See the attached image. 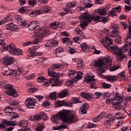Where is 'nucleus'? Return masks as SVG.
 <instances>
[{
  "label": "nucleus",
  "instance_id": "1",
  "mask_svg": "<svg viewBox=\"0 0 131 131\" xmlns=\"http://www.w3.org/2000/svg\"><path fill=\"white\" fill-rule=\"evenodd\" d=\"M61 118L63 122L66 123H73L77 121V117L70 111L63 110L59 112L57 114L51 118V121L53 123L58 124V120Z\"/></svg>",
  "mask_w": 131,
  "mask_h": 131
},
{
  "label": "nucleus",
  "instance_id": "2",
  "mask_svg": "<svg viewBox=\"0 0 131 131\" xmlns=\"http://www.w3.org/2000/svg\"><path fill=\"white\" fill-rule=\"evenodd\" d=\"M100 42L107 50H110L111 49V51L115 53V55L117 56L116 60L118 61V62H121V61L125 58V56H122V54L123 52L125 53V52L127 51V49L125 47H123L122 50L119 49H118V47L116 45H113L111 47L110 46L113 43V42H112V40L109 38V37H104L103 40H100Z\"/></svg>",
  "mask_w": 131,
  "mask_h": 131
},
{
  "label": "nucleus",
  "instance_id": "3",
  "mask_svg": "<svg viewBox=\"0 0 131 131\" xmlns=\"http://www.w3.org/2000/svg\"><path fill=\"white\" fill-rule=\"evenodd\" d=\"M48 75L50 76V78H47V81L45 82L43 85L45 86H50V83L52 82L54 84L51 85V86H59L61 84V82L59 81V73L52 71V70L48 69Z\"/></svg>",
  "mask_w": 131,
  "mask_h": 131
},
{
  "label": "nucleus",
  "instance_id": "4",
  "mask_svg": "<svg viewBox=\"0 0 131 131\" xmlns=\"http://www.w3.org/2000/svg\"><path fill=\"white\" fill-rule=\"evenodd\" d=\"M28 28L29 30H31V31L34 30L35 33H40L38 35V37L40 39L43 38V37L46 36V32H42V28L39 27L38 22L36 21H31L28 25Z\"/></svg>",
  "mask_w": 131,
  "mask_h": 131
},
{
  "label": "nucleus",
  "instance_id": "5",
  "mask_svg": "<svg viewBox=\"0 0 131 131\" xmlns=\"http://www.w3.org/2000/svg\"><path fill=\"white\" fill-rule=\"evenodd\" d=\"M112 65V60L111 59L104 58L103 60L99 59L95 61V67H100V68L105 66V67H109Z\"/></svg>",
  "mask_w": 131,
  "mask_h": 131
},
{
  "label": "nucleus",
  "instance_id": "6",
  "mask_svg": "<svg viewBox=\"0 0 131 131\" xmlns=\"http://www.w3.org/2000/svg\"><path fill=\"white\" fill-rule=\"evenodd\" d=\"M114 100V101H117L113 102V108L119 111L120 109H121L120 104L123 103V97H122L121 94H119V93L116 92Z\"/></svg>",
  "mask_w": 131,
  "mask_h": 131
},
{
  "label": "nucleus",
  "instance_id": "7",
  "mask_svg": "<svg viewBox=\"0 0 131 131\" xmlns=\"http://www.w3.org/2000/svg\"><path fill=\"white\" fill-rule=\"evenodd\" d=\"M82 4L84 6H80V8H77V10L79 11V13L81 14V15H88L86 11H85V9L88 8H92V7H93V4L91 3V1L89 0H84Z\"/></svg>",
  "mask_w": 131,
  "mask_h": 131
},
{
  "label": "nucleus",
  "instance_id": "8",
  "mask_svg": "<svg viewBox=\"0 0 131 131\" xmlns=\"http://www.w3.org/2000/svg\"><path fill=\"white\" fill-rule=\"evenodd\" d=\"M94 77L95 76L93 75L92 73H90L84 76V79L86 82L89 83V84H91V89H94L96 90L97 86L96 85H94V83H96V79H94Z\"/></svg>",
  "mask_w": 131,
  "mask_h": 131
},
{
  "label": "nucleus",
  "instance_id": "9",
  "mask_svg": "<svg viewBox=\"0 0 131 131\" xmlns=\"http://www.w3.org/2000/svg\"><path fill=\"white\" fill-rule=\"evenodd\" d=\"M5 90H7L6 91V95L11 96L12 97H14V98L18 97V93H16V90L14 89L12 84H6L5 86Z\"/></svg>",
  "mask_w": 131,
  "mask_h": 131
},
{
  "label": "nucleus",
  "instance_id": "10",
  "mask_svg": "<svg viewBox=\"0 0 131 131\" xmlns=\"http://www.w3.org/2000/svg\"><path fill=\"white\" fill-rule=\"evenodd\" d=\"M5 50H6V51H9L10 54H12V55H17V56L22 55V51L20 49H16L15 46L12 43L7 46L5 48Z\"/></svg>",
  "mask_w": 131,
  "mask_h": 131
},
{
  "label": "nucleus",
  "instance_id": "11",
  "mask_svg": "<svg viewBox=\"0 0 131 131\" xmlns=\"http://www.w3.org/2000/svg\"><path fill=\"white\" fill-rule=\"evenodd\" d=\"M25 104L26 107L31 109H35V108L38 107V104L36 103V100L30 98L26 99Z\"/></svg>",
  "mask_w": 131,
  "mask_h": 131
},
{
  "label": "nucleus",
  "instance_id": "12",
  "mask_svg": "<svg viewBox=\"0 0 131 131\" xmlns=\"http://www.w3.org/2000/svg\"><path fill=\"white\" fill-rule=\"evenodd\" d=\"M112 32L110 33L111 37H116L117 34H119L120 27L119 25L115 24L110 26Z\"/></svg>",
  "mask_w": 131,
  "mask_h": 131
},
{
  "label": "nucleus",
  "instance_id": "13",
  "mask_svg": "<svg viewBox=\"0 0 131 131\" xmlns=\"http://www.w3.org/2000/svg\"><path fill=\"white\" fill-rule=\"evenodd\" d=\"M105 121L104 122L103 124L106 128H109L111 126V123L113 122L115 120L114 116L112 115H108L105 117Z\"/></svg>",
  "mask_w": 131,
  "mask_h": 131
},
{
  "label": "nucleus",
  "instance_id": "14",
  "mask_svg": "<svg viewBox=\"0 0 131 131\" xmlns=\"http://www.w3.org/2000/svg\"><path fill=\"white\" fill-rule=\"evenodd\" d=\"M17 124H18V122L17 121H8L6 120H4L2 123H0V128L1 129H5V128H6V125L15 126Z\"/></svg>",
  "mask_w": 131,
  "mask_h": 131
},
{
  "label": "nucleus",
  "instance_id": "15",
  "mask_svg": "<svg viewBox=\"0 0 131 131\" xmlns=\"http://www.w3.org/2000/svg\"><path fill=\"white\" fill-rule=\"evenodd\" d=\"M87 16H85V18L87 19V21H89V23H91L92 21L93 22H100V20L102 19V17L100 15H92L91 14H86Z\"/></svg>",
  "mask_w": 131,
  "mask_h": 131
},
{
  "label": "nucleus",
  "instance_id": "16",
  "mask_svg": "<svg viewBox=\"0 0 131 131\" xmlns=\"http://www.w3.org/2000/svg\"><path fill=\"white\" fill-rule=\"evenodd\" d=\"M14 61H15V59L13 57H8V56H5L0 60V62L6 66L11 65L14 63Z\"/></svg>",
  "mask_w": 131,
  "mask_h": 131
},
{
  "label": "nucleus",
  "instance_id": "17",
  "mask_svg": "<svg viewBox=\"0 0 131 131\" xmlns=\"http://www.w3.org/2000/svg\"><path fill=\"white\" fill-rule=\"evenodd\" d=\"M4 111L5 113L8 114V115L12 117L11 119H13V118H18V116H17V114L13 111V107H11L10 106H7Z\"/></svg>",
  "mask_w": 131,
  "mask_h": 131
},
{
  "label": "nucleus",
  "instance_id": "18",
  "mask_svg": "<svg viewBox=\"0 0 131 131\" xmlns=\"http://www.w3.org/2000/svg\"><path fill=\"white\" fill-rule=\"evenodd\" d=\"M85 17H87L86 14H82L79 16V19L81 21L80 27L83 30H84V27L88 26V23H89V21H87V19Z\"/></svg>",
  "mask_w": 131,
  "mask_h": 131
},
{
  "label": "nucleus",
  "instance_id": "19",
  "mask_svg": "<svg viewBox=\"0 0 131 131\" xmlns=\"http://www.w3.org/2000/svg\"><path fill=\"white\" fill-rule=\"evenodd\" d=\"M88 109H89V104L87 103L83 104L79 110V113H81V114H86Z\"/></svg>",
  "mask_w": 131,
  "mask_h": 131
},
{
  "label": "nucleus",
  "instance_id": "20",
  "mask_svg": "<svg viewBox=\"0 0 131 131\" xmlns=\"http://www.w3.org/2000/svg\"><path fill=\"white\" fill-rule=\"evenodd\" d=\"M80 96L81 97H82V98L86 99V100H88V101H91L92 100V98H93L92 94H90L89 93L81 92Z\"/></svg>",
  "mask_w": 131,
  "mask_h": 131
},
{
  "label": "nucleus",
  "instance_id": "21",
  "mask_svg": "<svg viewBox=\"0 0 131 131\" xmlns=\"http://www.w3.org/2000/svg\"><path fill=\"white\" fill-rule=\"evenodd\" d=\"M80 48L83 52H85L86 53H90V52H91V50H90L91 47H89L86 43H82L80 45Z\"/></svg>",
  "mask_w": 131,
  "mask_h": 131
},
{
  "label": "nucleus",
  "instance_id": "22",
  "mask_svg": "<svg viewBox=\"0 0 131 131\" xmlns=\"http://www.w3.org/2000/svg\"><path fill=\"white\" fill-rule=\"evenodd\" d=\"M50 26L51 28H52V29H57L59 27H61V26H62V23L60 21H55L51 24Z\"/></svg>",
  "mask_w": 131,
  "mask_h": 131
},
{
  "label": "nucleus",
  "instance_id": "23",
  "mask_svg": "<svg viewBox=\"0 0 131 131\" xmlns=\"http://www.w3.org/2000/svg\"><path fill=\"white\" fill-rule=\"evenodd\" d=\"M75 31L76 32V34L77 36H79L80 38L82 37L83 39H84V38H85V36L84 35V34L82 32H81V30H80L79 28H76Z\"/></svg>",
  "mask_w": 131,
  "mask_h": 131
},
{
  "label": "nucleus",
  "instance_id": "24",
  "mask_svg": "<svg viewBox=\"0 0 131 131\" xmlns=\"http://www.w3.org/2000/svg\"><path fill=\"white\" fill-rule=\"evenodd\" d=\"M2 72V74L4 75H10L11 74L10 71L11 69H9L8 67H5L1 69Z\"/></svg>",
  "mask_w": 131,
  "mask_h": 131
},
{
  "label": "nucleus",
  "instance_id": "25",
  "mask_svg": "<svg viewBox=\"0 0 131 131\" xmlns=\"http://www.w3.org/2000/svg\"><path fill=\"white\" fill-rule=\"evenodd\" d=\"M68 95V90L64 89L61 92L59 93L58 97L59 98H65V97H67Z\"/></svg>",
  "mask_w": 131,
  "mask_h": 131
},
{
  "label": "nucleus",
  "instance_id": "26",
  "mask_svg": "<svg viewBox=\"0 0 131 131\" xmlns=\"http://www.w3.org/2000/svg\"><path fill=\"white\" fill-rule=\"evenodd\" d=\"M62 53H64V49L62 47H58L55 50V53L57 57H62V55L61 54Z\"/></svg>",
  "mask_w": 131,
  "mask_h": 131
},
{
  "label": "nucleus",
  "instance_id": "27",
  "mask_svg": "<svg viewBox=\"0 0 131 131\" xmlns=\"http://www.w3.org/2000/svg\"><path fill=\"white\" fill-rule=\"evenodd\" d=\"M6 28L7 30H16L17 26L14 24H9L6 25Z\"/></svg>",
  "mask_w": 131,
  "mask_h": 131
},
{
  "label": "nucleus",
  "instance_id": "28",
  "mask_svg": "<svg viewBox=\"0 0 131 131\" xmlns=\"http://www.w3.org/2000/svg\"><path fill=\"white\" fill-rule=\"evenodd\" d=\"M55 105L57 107H62V106H68V103L64 102V101L58 100Z\"/></svg>",
  "mask_w": 131,
  "mask_h": 131
},
{
  "label": "nucleus",
  "instance_id": "29",
  "mask_svg": "<svg viewBox=\"0 0 131 131\" xmlns=\"http://www.w3.org/2000/svg\"><path fill=\"white\" fill-rule=\"evenodd\" d=\"M106 79L108 81H112L113 82V81H115V80L118 79V77L117 76H107L106 77Z\"/></svg>",
  "mask_w": 131,
  "mask_h": 131
},
{
  "label": "nucleus",
  "instance_id": "30",
  "mask_svg": "<svg viewBox=\"0 0 131 131\" xmlns=\"http://www.w3.org/2000/svg\"><path fill=\"white\" fill-rule=\"evenodd\" d=\"M42 11L45 14L47 13H50L52 11V8L48 6H44L42 7Z\"/></svg>",
  "mask_w": 131,
  "mask_h": 131
},
{
  "label": "nucleus",
  "instance_id": "31",
  "mask_svg": "<svg viewBox=\"0 0 131 131\" xmlns=\"http://www.w3.org/2000/svg\"><path fill=\"white\" fill-rule=\"evenodd\" d=\"M42 14V12L40 11V10L38 9L36 10L33 11L30 15H32L33 17H36L37 15H41Z\"/></svg>",
  "mask_w": 131,
  "mask_h": 131
},
{
  "label": "nucleus",
  "instance_id": "32",
  "mask_svg": "<svg viewBox=\"0 0 131 131\" xmlns=\"http://www.w3.org/2000/svg\"><path fill=\"white\" fill-rule=\"evenodd\" d=\"M63 10L64 12L61 13V16H65V15H67V14H71V13H72L71 9L67 8L66 7L63 9Z\"/></svg>",
  "mask_w": 131,
  "mask_h": 131
},
{
  "label": "nucleus",
  "instance_id": "33",
  "mask_svg": "<svg viewBox=\"0 0 131 131\" xmlns=\"http://www.w3.org/2000/svg\"><path fill=\"white\" fill-rule=\"evenodd\" d=\"M18 124L21 127H26L28 125V121L26 120H24L23 121H20Z\"/></svg>",
  "mask_w": 131,
  "mask_h": 131
},
{
  "label": "nucleus",
  "instance_id": "34",
  "mask_svg": "<svg viewBox=\"0 0 131 131\" xmlns=\"http://www.w3.org/2000/svg\"><path fill=\"white\" fill-rule=\"evenodd\" d=\"M0 46H1L3 49L6 50L7 46H6V43L5 42V38L3 36L0 37Z\"/></svg>",
  "mask_w": 131,
  "mask_h": 131
},
{
  "label": "nucleus",
  "instance_id": "35",
  "mask_svg": "<svg viewBox=\"0 0 131 131\" xmlns=\"http://www.w3.org/2000/svg\"><path fill=\"white\" fill-rule=\"evenodd\" d=\"M39 115H40V118L41 119H43V120H46V119H48V117L47 116V114L43 112H41L39 114Z\"/></svg>",
  "mask_w": 131,
  "mask_h": 131
},
{
  "label": "nucleus",
  "instance_id": "36",
  "mask_svg": "<svg viewBox=\"0 0 131 131\" xmlns=\"http://www.w3.org/2000/svg\"><path fill=\"white\" fill-rule=\"evenodd\" d=\"M97 14L101 15V16H105L106 15V11L104 9H98L97 11Z\"/></svg>",
  "mask_w": 131,
  "mask_h": 131
},
{
  "label": "nucleus",
  "instance_id": "37",
  "mask_svg": "<svg viewBox=\"0 0 131 131\" xmlns=\"http://www.w3.org/2000/svg\"><path fill=\"white\" fill-rule=\"evenodd\" d=\"M62 128H67V125L63 124V125H59L58 126L53 127V129L54 130H57L58 129H62Z\"/></svg>",
  "mask_w": 131,
  "mask_h": 131
},
{
  "label": "nucleus",
  "instance_id": "38",
  "mask_svg": "<svg viewBox=\"0 0 131 131\" xmlns=\"http://www.w3.org/2000/svg\"><path fill=\"white\" fill-rule=\"evenodd\" d=\"M63 66L60 63H53L52 64V68L53 69H59V68H61Z\"/></svg>",
  "mask_w": 131,
  "mask_h": 131
},
{
  "label": "nucleus",
  "instance_id": "39",
  "mask_svg": "<svg viewBox=\"0 0 131 131\" xmlns=\"http://www.w3.org/2000/svg\"><path fill=\"white\" fill-rule=\"evenodd\" d=\"M62 41L63 43H69L70 45H72V41L70 40V38L68 37H65V38H62Z\"/></svg>",
  "mask_w": 131,
  "mask_h": 131
},
{
  "label": "nucleus",
  "instance_id": "40",
  "mask_svg": "<svg viewBox=\"0 0 131 131\" xmlns=\"http://www.w3.org/2000/svg\"><path fill=\"white\" fill-rule=\"evenodd\" d=\"M45 128V126L43 124H39L36 127V131H42Z\"/></svg>",
  "mask_w": 131,
  "mask_h": 131
},
{
  "label": "nucleus",
  "instance_id": "41",
  "mask_svg": "<svg viewBox=\"0 0 131 131\" xmlns=\"http://www.w3.org/2000/svg\"><path fill=\"white\" fill-rule=\"evenodd\" d=\"M50 45L52 47H57L58 45V41L56 40H52L50 41Z\"/></svg>",
  "mask_w": 131,
  "mask_h": 131
},
{
  "label": "nucleus",
  "instance_id": "42",
  "mask_svg": "<svg viewBox=\"0 0 131 131\" xmlns=\"http://www.w3.org/2000/svg\"><path fill=\"white\" fill-rule=\"evenodd\" d=\"M77 75L75 76L76 79H81L82 76V73L81 72H76Z\"/></svg>",
  "mask_w": 131,
  "mask_h": 131
},
{
  "label": "nucleus",
  "instance_id": "43",
  "mask_svg": "<svg viewBox=\"0 0 131 131\" xmlns=\"http://www.w3.org/2000/svg\"><path fill=\"white\" fill-rule=\"evenodd\" d=\"M114 117L116 119H124V116L121 115L119 113L116 114L114 116Z\"/></svg>",
  "mask_w": 131,
  "mask_h": 131
},
{
  "label": "nucleus",
  "instance_id": "44",
  "mask_svg": "<svg viewBox=\"0 0 131 131\" xmlns=\"http://www.w3.org/2000/svg\"><path fill=\"white\" fill-rule=\"evenodd\" d=\"M75 6H76L75 3L68 2L67 3V6L66 7V8H67V9H70L73 7H75Z\"/></svg>",
  "mask_w": 131,
  "mask_h": 131
},
{
  "label": "nucleus",
  "instance_id": "45",
  "mask_svg": "<svg viewBox=\"0 0 131 131\" xmlns=\"http://www.w3.org/2000/svg\"><path fill=\"white\" fill-rule=\"evenodd\" d=\"M112 11L117 12V13H120L121 12V7L118 6L117 7L113 8L112 9Z\"/></svg>",
  "mask_w": 131,
  "mask_h": 131
},
{
  "label": "nucleus",
  "instance_id": "46",
  "mask_svg": "<svg viewBox=\"0 0 131 131\" xmlns=\"http://www.w3.org/2000/svg\"><path fill=\"white\" fill-rule=\"evenodd\" d=\"M9 20H10V19L9 18V16H6L5 18H4V19H3L0 21V25H3V24L6 23V22H8ZM0 31H2L1 29H0Z\"/></svg>",
  "mask_w": 131,
  "mask_h": 131
},
{
  "label": "nucleus",
  "instance_id": "47",
  "mask_svg": "<svg viewBox=\"0 0 131 131\" xmlns=\"http://www.w3.org/2000/svg\"><path fill=\"white\" fill-rule=\"evenodd\" d=\"M115 43H117L118 45H119V43H121V36L118 35V36L116 38V39L115 40Z\"/></svg>",
  "mask_w": 131,
  "mask_h": 131
},
{
  "label": "nucleus",
  "instance_id": "48",
  "mask_svg": "<svg viewBox=\"0 0 131 131\" xmlns=\"http://www.w3.org/2000/svg\"><path fill=\"white\" fill-rule=\"evenodd\" d=\"M76 71H70L68 73V76H71V77H73V76H74L76 75Z\"/></svg>",
  "mask_w": 131,
  "mask_h": 131
},
{
  "label": "nucleus",
  "instance_id": "49",
  "mask_svg": "<svg viewBox=\"0 0 131 131\" xmlns=\"http://www.w3.org/2000/svg\"><path fill=\"white\" fill-rule=\"evenodd\" d=\"M102 86L104 89H109L110 88H111V84L106 83L105 82H102L101 83Z\"/></svg>",
  "mask_w": 131,
  "mask_h": 131
},
{
  "label": "nucleus",
  "instance_id": "50",
  "mask_svg": "<svg viewBox=\"0 0 131 131\" xmlns=\"http://www.w3.org/2000/svg\"><path fill=\"white\" fill-rule=\"evenodd\" d=\"M28 4L29 6H35L37 3H36V0H29Z\"/></svg>",
  "mask_w": 131,
  "mask_h": 131
},
{
  "label": "nucleus",
  "instance_id": "51",
  "mask_svg": "<svg viewBox=\"0 0 131 131\" xmlns=\"http://www.w3.org/2000/svg\"><path fill=\"white\" fill-rule=\"evenodd\" d=\"M47 80V78H45V77L43 76H40L38 77L37 81L38 82H43L45 80Z\"/></svg>",
  "mask_w": 131,
  "mask_h": 131
},
{
  "label": "nucleus",
  "instance_id": "52",
  "mask_svg": "<svg viewBox=\"0 0 131 131\" xmlns=\"http://www.w3.org/2000/svg\"><path fill=\"white\" fill-rule=\"evenodd\" d=\"M18 24L20 25V26H23V27H24L25 26H27V22L25 21H23L22 20L18 21Z\"/></svg>",
  "mask_w": 131,
  "mask_h": 131
},
{
  "label": "nucleus",
  "instance_id": "53",
  "mask_svg": "<svg viewBox=\"0 0 131 131\" xmlns=\"http://www.w3.org/2000/svg\"><path fill=\"white\" fill-rule=\"evenodd\" d=\"M56 95H57V93L56 92L51 93L49 95V98H50V99H56Z\"/></svg>",
  "mask_w": 131,
  "mask_h": 131
},
{
  "label": "nucleus",
  "instance_id": "54",
  "mask_svg": "<svg viewBox=\"0 0 131 131\" xmlns=\"http://www.w3.org/2000/svg\"><path fill=\"white\" fill-rule=\"evenodd\" d=\"M108 15L111 17H114V16H117V13H116V12L112 10L109 12Z\"/></svg>",
  "mask_w": 131,
  "mask_h": 131
},
{
  "label": "nucleus",
  "instance_id": "55",
  "mask_svg": "<svg viewBox=\"0 0 131 131\" xmlns=\"http://www.w3.org/2000/svg\"><path fill=\"white\" fill-rule=\"evenodd\" d=\"M108 19H109V18L107 16L104 17H102L101 19H100L99 21H100V22H102L103 23H106V22L108 21Z\"/></svg>",
  "mask_w": 131,
  "mask_h": 131
},
{
  "label": "nucleus",
  "instance_id": "56",
  "mask_svg": "<svg viewBox=\"0 0 131 131\" xmlns=\"http://www.w3.org/2000/svg\"><path fill=\"white\" fill-rule=\"evenodd\" d=\"M83 67H84V64H83V63H77V69H79V70L83 69Z\"/></svg>",
  "mask_w": 131,
  "mask_h": 131
},
{
  "label": "nucleus",
  "instance_id": "57",
  "mask_svg": "<svg viewBox=\"0 0 131 131\" xmlns=\"http://www.w3.org/2000/svg\"><path fill=\"white\" fill-rule=\"evenodd\" d=\"M65 84H66V85H67V86H72L73 85V81H67Z\"/></svg>",
  "mask_w": 131,
  "mask_h": 131
},
{
  "label": "nucleus",
  "instance_id": "58",
  "mask_svg": "<svg viewBox=\"0 0 131 131\" xmlns=\"http://www.w3.org/2000/svg\"><path fill=\"white\" fill-rule=\"evenodd\" d=\"M73 103H74L75 104H77V103H80V99H79V98H77V97H75L74 98H73Z\"/></svg>",
  "mask_w": 131,
  "mask_h": 131
},
{
  "label": "nucleus",
  "instance_id": "59",
  "mask_svg": "<svg viewBox=\"0 0 131 131\" xmlns=\"http://www.w3.org/2000/svg\"><path fill=\"white\" fill-rule=\"evenodd\" d=\"M103 98H109L111 97V94L108 93V92L102 94Z\"/></svg>",
  "mask_w": 131,
  "mask_h": 131
},
{
  "label": "nucleus",
  "instance_id": "60",
  "mask_svg": "<svg viewBox=\"0 0 131 131\" xmlns=\"http://www.w3.org/2000/svg\"><path fill=\"white\" fill-rule=\"evenodd\" d=\"M50 102L49 101H45L44 102L42 103V106L43 107H49L50 106Z\"/></svg>",
  "mask_w": 131,
  "mask_h": 131
},
{
  "label": "nucleus",
  "instance_id": "61",
  "mask_svg": "<svg viewBox=\"0 0 131 131\" xmlns=\"http://www.w3.org/2000/svg\"><path fill=\"white\" fill-rule=\"evenodd\" d=\"M94 95H95L96 97V99H98L101 97V96H102V94L101 92H96L95 93Z\"/></svg>",
  "mask_w": 131,
  "mask_h": 131
},
{
  "label": "nucleus",
  "instance_id": "62",
  "mask_svg": "<svg viewBox=\"0 0 131 131\" xmlns=\"http://www.w3.org/2000/svg\"><path fill=\"white\" fill-rule=\"evenodd\" d=\"M131 40V37H130V35H127L126 37L124 39L125 42H128Z\"/></svg>",
  "mask_w": 131,
  "mask_h": 131
},
{
  "label": "nucleus",
  "instance_id": "63",
  "mask_svg": "<svg viewBox=\"0 0 131 131\" xmlns=\"http://www.w3.org/2000/svg\"><path fill=\"white\" fill-rule=\"evenodd\" d=\"M81 38H82V37H81L80 36H77V37H75L73 38L74 41L75 42H77L78 43V41L80 40V39H81Z\"/></svg>",
  "mask_w": 131,
  "mask_h": 131
},
{
  "label": "nucleus",
  "instance_id": "64",
  "mask_svg": "<svg viewBox=\"0 0 131 131\" xmlns=\"http://www.w3.org/2000/svg\"><path fill=\"white\" fill-rule=\"evenodd\" d=\"M120 24L121 25H122L123 26L124 29H126V28H127V23L120 21Z\"/></svg>",
  "mask_w": 131,
  "mask_h": 131
}]
</instances>
